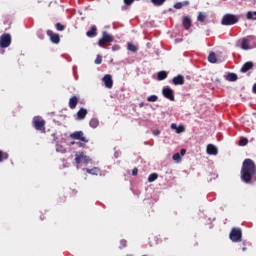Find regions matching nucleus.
Masks as SVG:
<instances>
[{"instance_id":"1","label":"nucleus","mask_w":256,"mask_h":256,"mask_svg":"<svg viewBox=\"0 0 256 256\" xmlns=\"http://www.w3.org/2000/svg\"><path fill=\"white\" fill-rule=\"evenodd\" d=\"M241 181L247 185H251L253 181H256V165L252 159H245L242 163L240 171Z\"/></svg>"},{"instance_id":"2","label":"nucleus","mask_w":256,"mask_h":256,"mask_svg":"<svg viewBox=\"0 0 256 256\" xmlns=\"http://www.w3.org/2000/svg\"><path fill=\"white\" fill-rule=\"evenodd\" d=\"M229 239L232 243H241L243 239V231L239 227H234L231 229L229 234Z\"/></svg>"},{"instance_id":"3","label":"nucleus","mask_w":256,"mask_h":256,"mask_svg":"<svg viewBox=\"0 0 256 256\" xmlns=\"http://www.w3.org/2000/svg\"><path fill=\"white\" fill-rule=\"evenodd\" d=\"M239 23V17L234 14H225L221 20V25L230 26Z\"/></svg>"},{"instance_id":"4","label":"nucleus","mask_w":256,"mask_h":256,"mask_svg":"<svg viewBox=\"0 0 256 256\" xmlns=\"http://www.w3.org/2000/svg\"><path fill=\"white\" fill-rule=\"evenodd\" d=\"M32 125L34 129H36V131H41V133H45V120H43L41 117H34Z\"/></svg>"},{"instance_id":"5","label":"nucleus","mask_w":256,"mask_h":256,"mask_svg":"<svg viewBox=\"0 0 256 256\" xmlns=\"http://www.w3.org/2000/svg\"><path fill=\"white\" fill-rule=\"evenodd\" d=\"M114 38L107 31L102 33V38L98 41L99 47H106L109 43H113Z\"/></svg>"},{"instance_id":"6","label":"nucleus","mask_w":256,"mask_h":256,"mask_svg":"<svg viewBox=\"0 0 256 256\" xmlns=\"http://www.w3.org/2000/svg\"><path fill=\"white\" fill-rule=\"evenodd\" d=\"M11 45V34L4 33L0 36V47L1 49H7Z\"/></svg>"},{"instance_id":"7","label":"nucleus","mask_w":256,"mask_h":256,"mask_svg":"<svg viewBox=\"0 0 256 256\" xmlns=\"http://www.w3.org/2000/svg\"><path fill=\"white\" fill-rule=\"evenodd\" d=\"M255 39V36H247L246 38L241 39V49L244 51H249L251 49V41Z\"/></svg>"},{"instance_id":"8","label":"nucleus","mask_w":256,"mask_h":256,"mask_svg":"<svg viewBox=\"0 0 256 256\" xmlns=\"http://www.w3.org/2000/svg\"><path fill=\"white\" fill-rule=\"evenodd\" d=\"M75 162L77 165L81 164V163H88L89 161H91V158H89V156L85 155V152H78L75 155Z\"/></svg>"},{"instance_id":"9","label":"nucleus","mask_w":256,"mask_h":256,"mask_svg":"<svg viewBox=\"0 0 256 256\" xmlns=\"http://www.w3.org/2000/svg\"><path fill=\"white\" fill-rule=\"evenodd\" d=\"M70 139H76L82 141V143H89V140L84 136L83 131H76L70 134Z\"/></svg>"},{"instance_id":"10","label":"nucleus","mask_w":256,"mask_h":256,"mask_svg":"<svg viewBox=\"0 0 256 256\" xmlns=\"http://www.w3.org/2000/svg\"><path fill=\"white\" fill-rule=\"evenodd\" d=\"M47 35L48 37H50L51 43H54L55 45H58V43H61V37L59 36V34L54 33L51 30H47Z\"/></svg>"},{"instance_id":"11","label":"nucleus","mask_w":256,"mask_h":256,"mask_svg":"<svg viewBox=\"0 0 256 256\" xmlns=\"http://www.w3.org/2000/svg\"><path fill=\"white\" fill-rule=\"evenodd\" d=\"M162 95H164L166 99H169V101H175V95H173V89L169 87L163 88Z\"/></svg>"},{"instance_id":"12","label":"nucleus","mask_w":256,"mask_h":256,"mask_svg":"<svg viewBox=\"0 0 256 256\" xmlns=\"http://www.w3.org/2000/svg\"><path fill=\"white\" fill-rule=\"evenodd\" d=\"M182 25L186 31H189L193 26V21L189 16H184L182 19Z\"/></svg>"},{"instance_id":"13","label":"nucleus","mask_w":256,"mask_h":256,"mask_svg":"<svg viewBox=\"0 0 256 256\" xmlns=\"http://www.w3.org/2000/svg\"><path fill=\"white\" fill-rule=\"evenodd\" d=\"M102 81L105 84V87H107V89H112L113 88V77L109 74H106Z\"/></svg>"},{"instance_id":"14","label":"nucleus","mask_w":256,"mask_h":256,"mask_svg":"<svg viewBox=\"0 0 256 256\" xmlns=\"http://www.w3.org/2000/svg\"><path fill=\"white\" fill-rule=\"evenodd\" d=\"M253 67H255V64L253 62H246L243 64L240 71H241V73H247V72L251 71V69H253Z\"/></svg>"},{"instance_id":"15","label":"nucleus","mask_w":256,"mask_h":256,"mask_svg":"<svg viewBox=\"0 0 256 256\" xmlns=\"http://www.w3.org/2000/svg\"><path fill=\"white\" fill-rule=\"evenodd\" d=\"M172 83H173V85H185V77H183V75L179 74L172 79Z\"/></svg>"},{"instance_id":"16","label":"nucleus","mask_w":256,"mask_h":256,"mask_svg":"<svg viewBox=\"0 0 256 256\" xmlns=\"http://www.w3.org/2000/svg\"><path fill=\"white\" fill-rule=\"evenodd\" d=\"M87 109L86 108H80L77 112V119L78 121H83L87 117Z\"/></svg>"},{"instance_id":"17","label":"nucleus","mask_w":256,"mask_h":256,"mask_svg":"<svg viewBox=\"0 0 256 256\" xmlns=\"http://www.w3.org/2000/svg\"><path fill=\"white\" fill-rule=\"evenodd\" d=\"M208 155H217L219 151L217 150V147L213 144H208L206 149Z\"/></svg>"},{"instance_id":"18","label":"nucleus","mask_w":256,"mask_h":256,"mask_svg":"<svg viewBox=\"0 0 256 256\" xmlns=\"http://www.w3.org/2000/svg\"><path fill=\"white\" fill-rule=\"evenodd\" d=\"M86 173H89V175H102L101 169L99 167H94L92 169L86 168Z\"/></svg>"},{"instance_id":"19","label":"nucleus","mask_w":256,"mask_h":256,"mask_svg":"<svg viewBox=\"0 0 256 256\" xmlns=\"http://www.w3.org/2000/svg\"><path fill=\"white\" fill-rule=\"evenodd\" d=\"M77 103H79V98H77V96H72L69 99V107H70V109H75L77 107Z\"/></svg>"},{"instance_id":"20","label":"nucleus","mask_w":256,"mask_h":256,"mask_svg":"<svg viewBox=\"0 0 256 256\" xmlns=\"http://www.w3.org/2000/svg\"><path fill=\"white\" fill-rule=\"evenodd\" d=\"M197 21L199 23H205V21H207V13H205V12H198Z\"/></svg>"},{"instance_id":"21","label":"nucleus","mask_w":256,"mask_h":256,"mask_svg":"<svg viewBox=\"0 0 256 256\" xmlns=\"http://www.w3.org/2000/svg\"><path fill=\"white\" fill-rule=\"evenodd\" d=\"M87 37H97V26H92L89 31L86 32Z\"/></svg>"},{"instance_id":"22","label":"nucleus","mask_w":256,"mask_h":256,"mask_svg":"<svg viewBox=\"0 0 256 256\" xmlns=\"http://www.w3.org/2000/svg\"><path fill=\"white\" fill-rule=\"evenodd\" d=\"M238 79H239V77L235 73H228V75L226 76V80L230 81V82H235Z\"/></svg>"},{"instance_id":"23","label":"nucleus","mask_w":256,"mask_h":256,"mask_svg":"<svg viewBox=\"0 0 256 256\" xmlns=\"http://www.w3.org/2000/svg\"><path fill=\"white\" fill-rule=\"evenodd\" d=\"M89 125L92 127V129H97V127H99V120L97 118H92Z\"/></svg>"},{"instance_id":"24","label":"nucleus","mask_w":256,"mask_h":256,"mask_svg":"<svg viewBox=\"0 0 256 256\" xmlns=\"http://www.w3.org/2000/svg\"><path fill=\"white\" fill-rule=\"evenodd\" d=\"M7 159H9V154L3 150H0V163L7 161Z\"/></svg>"},{"instance_id":"25","label":"nucleus","mask_w":256,"mask_h":256,"mask_svg":"<svg viewBox=\"0 0 256 256\" xmlns=\"http://www.w3.org/2000/svg\"><path fill=\"white\" fill-rule=\"evenodd\" d=\"M209 63H217V55L215 52H211L208 56Z\"/></svg>"},{"instance_id":"26","label":"nucleus","mask_w":256,"mask_h":256,"mask_svg":"<svg viewBox=\"0 0 256 256\" xmlns=\"http://www.w3.org/2000/svg\"><path fill=\"white\" fill-rule=\"evenodd\" d=\"M127 49H128V51H131L132 53H137L139 48H137V46L133 43H128Z\"/></svg>"},{"instance_id":"27","label":"nucleus","mask_w":256,"mask_h":256,"mask_svg":"<svg viewBox=\"0 0 256 256\" xmlns=\"http://www.w3.org/2000/svg\"><path fill=\"white\" fill-rule=\"evenodd\" d=\"M167 77V72L166 71H160L157 74V79L158 81H164V79Z\"/></svg>"},{"instance_id":"28","label":"nucleus","mask_w":256,"mask_h":256,"mask_svg":"<svg viewBox=\"0 0 256 256\" xmlns=\"http://www.w3.org/2000/svg\"><path fill=\"white\" fill-rule=\"evenodd\" d=\"M184 5H189V1L178 2L174 4V9H183Z\"/></svg>"},{"instance_id":"29","label":"nucleus","mask_w":256,"mask_h":256,"mask_svg":"<svg viewBox=\"0 0 256 256\" xmlns=\"http://www.w3.org/2000/svg\"><path fill=\"white\" fill-rule=\"evenodd\" d=\"M159 175L157 173H152L148 177L149 183H153V181H157Z\"/></svg>"},{"instance_id":"30","label":"nucleus","mask_w":256,"mask_h":256,"mask_svg":"<svg viewBox=\"0 0 256 256\" xmlns=\"http://www.w3.org/2000/svg\"><path fill=\"white\" fill-rule=\"evenodd\" d=\"M249 143V140L247 138H241L239 141L240 147H245Z\"/></svg>"},{"instance_id":"31","label":"nucleus","mask_w":256,"mask_h":256,"mask_svg":"<svg viewBox=\"0 0 256 256\" xmlns=\"http://www.w3.org/2000/svg\"><path fill=\"white\" fill-rule=\"evenodd\" d=\"M158 99L159 97H157V95H151L147 98V101H149V103H155Z\"/></svg>"},{"instance_id":"32","label":"nucleus","mask_w":256,"mask_h":256,"mask_svg":"<svg viewBox=\"0 0 256 256\" xmlns=\"http://www.w3.org/2000/svg\"><path fill=\"white\" fill-rule=\"evenodd\" d=\"M165 1L167 0H151V2L153 3V5H156V6H161L163 5V3H165Z\"/></svg>"},{"instance_id":"33","label":"nucleus","mask_w":256,"mask_h":256,"mask_svg":"<svg viewBox=\"0 0 256 256\" xmlns=\"http://www.w3.org/2000/svg\"><path fill=\"white\" fill-rule=\"evenodd\" d=\"M172 159H173V161H176V163H179V161H181V154L175 153V154L172 156Z\"/></svg>"},{"instance_id":"34","label":"nucleus","mask_w":256,"mask_h":256,"mask_svg":"<svg viewBox=\"0 0 256 256\" xmlns=\"http://www.w3.org/2000/svg\"><path fill=\"white\" fill-rule=\"evenodd\" d=\"M55 27H56L57 31H64L65 30V26H63V24H61L59 22L56 23Z\"/></svg>"},{"instance_id":"35","label":"nucleus","mask_w":256,"mask_h":256,"mask_svg":"<svg viewBox=\"0 0 256 256\" xmlns=\"http://www.w3.org/2000/svg\"><path fill=\"white\" fill-rule=\"evenodd\" d=\"M176 133L178 134L185 133V126L183 125L178 126V128H176Z\"/></svg>"},{"instance_id":"36","label":"nucleus","mask_w":256,"mask_h":256,"mask_svg":"<svg viewBox=\"0 0 256 256\" xmlns=\"http://www.w3.org/2000/svg\"><path fill=\"white\" fill-rule=\"evenodd\" d=\"M95 63L96 65H101V63H103V57H101V55H98L95 59Z\"/></svg>"},{"instance_id":"37","label":"nucleus","mask_w":256,"mask_h":256,"mask_svg":"<svg viewBox=\"0 0 256 256\" xmlns=\"http://www.w3.org/2000/svg\"><path fill=\"white\" fill-rule=\"evenodd\" d=\"M120 245V249H123V247H127V240H121Z\"/></svg>"},{"instance_id":"38","label":"nucleus","mask_w":256,"mask_h":256,"mask_svg":"<svg viewBox=\"0 0 256 256\" xmlns=\"http://www.w3.org/2000/svg\"><path fill=\"white\" fill-rule=\"evenodd\" d=\"M246 17H247V19H254V20H256V18H253V12H251V11L247 12Z\"/></svg>"},{"instance_id":"39","label":"nucleus","mask_w":256,"mask_h":256,"mask_svg":"<svg viewBox=\"0 0 256 256\" xmlns=\"http://www.w3.org/2000/svg\"><path fill=\"white\" fill-rule=\"evenodd\" d=\"M139 173V169H137V168H134L133 170H132V175H133V177H137V174Z\"/></svg>"},{"instance_id":"40","label":"nucleus","mask_w":256,"mask_h":256,"mask_svg":"<svg viewBox=\"0 0 256 256\" xmlns=\"http://www.w3.org/2000/svg\"><path fill=\"white\" fill-rule=\"evenodd\" d=\"M125 5H133L134 0H124Z\"/></svg>"},{"instance_id":"41","label":"nucleus","mask_w":256,"mask_h":256,"mask_svg":"<svg viewBox=\"0 0 256 256\" xmlns=\"http://www.w3.org/2000/svg\"><path fill=\"white\" fill-rule=\"evenodd\" d=\"M177 128H178L177 124L175 123L171 124V129H175V131H177Z\"/></svg>"},{"instance_id":"42","label":"nucleus","mask_w":256,"mask_h":256,"mask_svg":"<svg viewBox=\"0 0 256 256\" xmlns=\"http://www.w3.org/2000/svg\"><path fill=\"white\" fill-rule=\"evenodd\" d=\"M119 49H120L119 45H115V46L112 47V51H117Z\"/></svg>"},{"instance_id":"43","label":"nucleus","mask_w":256,"mask_h":256,"mask_svg":"<svg viewBox=\"0 0 256 256\" xmlns=\"http://www.w3.org/2000/svg\"><path fill=\"white\" fill-rule=\"evenodd\" d=\"M185 153H187V150L186 149H181L180 151V155L183 157V155H185Z\"/></svg>"},{"instance_id":"44","label":"nucleus","mask_w":256,"mask_h":256,"mask_svg":"<svg viewBox=\"0 0 256 256\" xmlns=\"http://www.w3.org/2000/svg\"><path fill=\"white\" fill-rule=\"evenodd\" d=\"M161 134V131H159V130H154L153 131V135H160Z\"/></svg>"},{"instance_id":"45","label":"nucleus","mask_w":256,"mask_h":256,"mask_svg":"<svg viewBox=\"0 0 256 256\" xmlns=\"http://www.w3.org/2000/svg\"><path fill=\"white\" fill-rule=\"evenodd\" d=\"M252 91L256 94V83L254 84Z\"/></svg>"},{"instance_id":"46","label":"nucleus","mask_w":256,"mask_h":256,"mask_svg":"<svg viewBox=\"0 0 256 256\" xmlns=\"http://www.w3.org/2000/svg\"><path fill=\"white\" fill-rule=\"evenodd\" d=\"M242 250H243V251H247V247H243Z\"/></svg>"},{"instance_id":"47","label":"nucleus","mask_w":256,"mask_h":256,"mask_svg":"<svg viewBox=\"0 0 256 256\" xmlns=\"http://www.w3.org/2000/svg\"><path fill=\"white\" fill-rule=\"evenodd\" d=\"M72 145H75V142H71Z\"/></svg>"},{"instance_id":"48","label":"nucleus","mask_w":256,"mask_h":256,"mask_svg":"<svg viewBox=\"0 0 256 256\" xmlns=\"http://www.w3.org/2000/svg\"><path fill=\"white\" fill-rule=\"evenodd\" d=\"M254 15H256V12H254Z\"/></svg>"}]
</instances>
